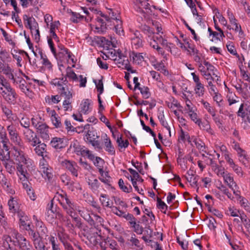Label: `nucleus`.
I'll return each instance as SVG.
<instances>
[{
    "mask_svg": "<svg viewBox=\"0 0 250 250\" xmlns=\"http://www.w3.org/2000/svg\"><path fill=\"white\" fill-rule=\"evenodd\" d=\"M0 70L3 72V73L6 75L9 72H11L13 69H12L8 63L2 64L0 63Z\"/></svg>",
    "mask_w": 250,
    "mask_h": 250,
    "instance_id": "nucleus-52",
    "label": "nucleus"
},
{
    "mask_svg": "<svg viewBox=\"0 0 250 250\" xmlns=\"http://www.w3.org/2000/svg\"><path fill=\"white\" fill-rule=\"evenodd\" d=\"M188 115L189 116L190 119L192 121H193L195 124H197L200 123V121L201 120L198 117L197 114L194 112V111H191L190 112H188Z\"/></svg>",
    "mask_w": 250,
    "mask_h": 250,
    "instance_id": "nucleus-61",
    "label": "nucleus"
},
{
    "mask_svg": "<svg viewBox=\"0 0 250 250\" xmlns=\"http://www.w3.org/2000/svg\"><path fill=\"white\" fill-rule=\"evenodd\" d=\"M100 197V201L104 206L112 208V207H113L112 206L113 203L109 200V199L108 198L107 200L106 199L107 197V195L101 194Z\"/></svg>",
    "mask_w": 250,
    "mask_h": 250,
    "instance_id": "nucleus-32",
    "label": "nucleus"
},
{
    "mask_svg": "<svg viewBox=\"0 0 250 250\" xmlns=\"http://www.w3.org/2000/svg\"><path fill=\"white\" fill-rule=\"evenodd\" d=\"M62 165L72 176L75 177L78 176V171L81 168L75 162L65 160L62 162Z\"/></svg>",
    "mask_w": 250,
    "mask_h": 250,
    "instance_id": "nucleus-7",
    "label": "nucleus"
},
{
    "mask_svg": "<svg viewBox=\"0 0 250 250\" xmlns=\"http://www.w3.org/2000/svg\"><path fill=\"white\" fill-rule=\"evenodd\" d=\"M91 101L89 99H85L83 100L80 104L79 113L81 114H88L91 110L90 105Z\"/></svg>",
    "mask_w": 250,
    "mask_h": 250,
    "instance_id": "nucleus-11",
    "label": "nucleus"
},
{
    "mask_svg": "<svg viewBox=\"0 0 250 250\" xmlns=\"http://www.w3.org/2000/svg\"><path fill=\"white\" fill-rule=\"evenodd\" d=\"M11 61V57L9 52L5 49L0 50V63L7 64Z\"/></svg>",
    "mask_w": 250,
    "mask_h": 250,
    "instance_id": "nucleus-15",
    "label": "nucleus"
},
{
    "mask_svg": "<svg viewBox=\"0 0 250 250\" xmlns=\"http://www.w3.org/2000/svg\"><path fill=\"white\" fill-rule=\"evenodd\" d=\"M36 130L40 137L43 139V141H48L49 140V127L46 124L44 123V124L40 125V126H39Z\"/></svg>",
    "mask_w": 250,
    "mask_h": 250,
    "instance_id": "nucleus-10",
    "label": "nucleus"
},
{
    "mask_svg": "<svg viewBox=\"0 0 250 250\" xmlns=\"http://www.w3.org/2000/svg\"><path fill=\"white\" fill-rule=\"evenodd\" d=\"M66 71V77L69 80H71L73 81H77L78 80V78L77 75L69 66L67 67Z\"/></svg>",
    "mask_w": 250,
    "mask_h": 250,
    "instance_id": "nucleus-34",
    "label": "nucleus"
},
{
    "mask_svg": "<svg viewBox=\"0 0 250 250\" xmlns=\"http://www.w3.org/2000/svg\"><path fill=\"white\" fill-rule=\"evenodd\" d=\"M59 201L63 209L70 216L72 217V214L77 210L76 204L69 199L66 194L61 195Z\"/></svg>",
    "mask_w": 250,
    "mask_h": 250,
    "instance_id": "nucleus-3",
    "label": "nucleus"
},
{
    "mask_svg": "<svg viewBox=\"0 0 250 250\" xmlns=\"http://www.w3.org/2000/svg\"><path fill=\"white\" fill-rule=\"evenodd\" d=\"M9 234H4L2 236V243L0 246V250H18L11 244L15 245L16 241L13 240Z\"/></svg>",
    "mask_w": 250,
    "mask_h": 250,
    "instance_id": "nucleus-8",
    "label": "nucleus"
},
{
    "mask_svg": "<svg viewBox=\"0 0 250 250\" xmlns=\"http://www.w3.org/2000/svg\"><path fill=\"white\" fill-rule=\"evenodd\" d=\"M237 152V154L238 155V156L239 157V160L240 162H241L243 164H245V160H247V155L246 153V152L244 150L242 149L239 146H238L237 147L235 148Z\"/></svg>",
    "mask_w": 250,
    "mask_h": 250,
    "instance_id": "nucleus-29",
    "label": "nucleus"
},
{
    "mask_svg": "<svg viewBox=\"0 0 250 250\" xmlns=\"http://www.w3.org/2000/svg\"><path fill=\"white\" fill-rule=\"evenodd\" d=\"M61 95L64 97V100H71L73 97L71 91L65 87H62Z\"/></svg>",
    "mask_w": 250,
    "mask_h": 250,
    "instance_id": "nucleus-33",
    "label": "nucleus"
},
{
    "mask_svg": "<svg viewBox=\"0 0 250 250\" xmlns=\"http://www.w3.org/2000/svg\"><path fill=\"white\" fill-rule=\"evenodd\" d=\"M204 107L207 110L208 112L211 115L215 112L214 109L210 105V104L204 100L201 101Z\"/></svg>",
    "mask_w": 250,
    "mask_h": 250,
    "instance_id": "nucleus-60",
    "label": "nucleus"
},
{
    "mask_svg": "<svg viewBox=\"0 0 250 250\" xmlns=\"http://www.w3.org/2000/svg\"><path fill=\"white\" fill-rule=\"evenodd\" d=\"M197 125L200 128V129H203L204 130H206L207 132L211 133L212 129L210 127V125L208 123V122L206 121L205 122H202L201 120L200 121V123H198Z\"/></svg>",
    "mask_w": 250,
    "mask_h": 250,
    "instance_id": "nucleus-38",
    "label": "nucleus"
},
{
    "mask_svg": "<svg viewBox=\"0 0 250 250\" xmlns=\"http://www.w3.org/2000/svg\"><path fill=\"white\" fill-rule=\"evenodd\" d=\"M24 140L34 147L41 143V140L36 133L31 129H24L22 131Z\"/></svg>",
    "mask_w": 250,
    "mask_h": 250,
    "instance_id": "nucleus-5",
    "label": "nucleus"
},
{
    "mask_svg": "<svg viewBox=\"0 0 250 250\" xmlns=\"http://www.w3.org/2000/svg\"><path fill=\"white\" fill-rule=\"evenodd\" d=\"M31 123L33 126L37 129L40 125L44 124V123L41 122V117L38 116H35L31 119Z\"/></svg>",
    "mask_w": 250,
    "mask_h": 250,
    "instance_id": "nucleus-56",
    "label": "nucleus"
},
{
    "mask_svg": "<svg viewBox=\"0 0 250 250\" xmlns=\"http://www.w3.org/2000/svg\"><path fill=\"white\" fill-rule=\"evenodd\" d=\"M39 54L40 55L41 59L42 60V64L48 70H52V64L47 58L46 55L44 53H43L42 51H39Z\"/></svg>",
    "mask_w": 250,
    "mask_h": 250,
    "instance_id": "nucleus-18",
    "label": "nucleus"
},
{
    "mask_svg": "<svg viewBox=\"0 0 250 250\" xmlns=\"http://www.w3.org/2000/svg\"><path fill=\"white\" fill-rule=\"evenodd\" d=\"M134 2L135 5H140V6L145 9H149V3L146 0H134Z\"/></svg>",
    "mask_w": 250,
    "mask_h": 250,
    "instance_id": "nucleus-47",
    "label": "nucleus"
},
{
    "mask_svg": "<svg viewBox=\"0 0 250 250\" xmlns=\"http://www.w3.org/2000/svg\"><path fill=\"white\" fill-rule=\"evenodd\" d=\"M156 39L162 45L165 47L168 51H171L170 43H168L167 41L162 38L161 36L159 37H156Z\"/></svg>",
    "mask_w": 250,
    "mask_h": 250,
    "instance_id": "nucleus-45",
    "label": "nucleus"
},
{
    "mask_svg": "<svg viewBox=\"0 0 250 250\" xmlns=\"http://www.w3.org/2000/svg\"><path fill=\"white\" fill-rule=\"evenodd\" d=\"M138 89L140 90L141 93L144 99H147L150 96V93L147 87H138Z\"/></svg>",
    "mask_w": 250,
    "mask_h": 250,
    "instance_id": "nucleus-51",
    "label": "nucleus"
},
{
    "mask_svg": "<svg viewBox=\"0 0 250 250\" xmlns=\"http://www.w3.org/2000/svg\"><path fill=\"white\" fill-rule=\"evenodd\" d=\"M1 107L2 112L6 116L7 119L9 120H13L11 107L3 104L1 105Z\"/></svg>",
    "mask_w": 250,
    "mask_h": 250,
    "instance_id": "nucleus-26",
    "label": "nucleus"
},
{
    "mask_svg": "<svg viewBox=\"0 0 250 250\" xmlns=\"http://www.w3.org/2000/svg\"><path fill=\"white\" fill-rule=\"evenodd\" d=\"M63 140L62 138L54 137L52 139L50 144L56 149H60L63 147Z\"/></svg>",
    "mask_w": 250,
    "mask_h": 250,
    "instance_id": "nucleus-22",
    "label": "nucleus"
},
{
    "mask_svg": "<svg viewBox=\"0 0 250 250\" xmlns=\"http://www.w3.org/2000/svg\"><path fill=\"white\" fill-rule=\"evenodd\" d=\"M213 95H214L213 96V100L216 102L217 105L221 108L220 110V112H221V110L223 109L225 105L224 102L222 99V96L218 93V91H217V92L213 93Z\"/></svg>",
    "mask_w": 250,
    "mask_h": 250,
    "instance_id": "nucleus-21",
    "label": "nucleus"
},
{
    "mask_svg": "<svg viewBox=\"0 0 250 250\" xmlns=\"http://www.w3.org/2000/svg\"><path fill=\"white\" fill-rule=\"evenodd\" d=\"M158 118L162 125L168 131L169 136H171L170 127L165 119L164 114L163 113L158 116Z\"/></svg>",
    "mask_w": 250,
    "mask_h": 250,
    "instance_id": "nucleus-40",
    "label": "nucleus"
},
{
    "mask_svg": "<svg viewBox=\"0 0 250 250\" xmlns=\"http://www.w3.org/2000/svg\"><path fill=\"white\" fill-rule=\"evenodd\" d=\"M12 236L16 239V242L17 243L20 250H22L24 248L29 246L31 244L30 242L22 234L19 233L18 231Z\"/></svg>",
    "mask_w": 250,
    "mask_h": 250,
    "instance_id": "nucleus-9",
    "label": "nucleus"
},
{
    "mask_svg": "<svg viewBox=\"0 0 250 250\" xmlns=\"http://www.w3.org/2000/svg\"><path fill=\"white\" fill-rule=\"evenodd\" d=\"M0 95L10 104H14L17 98L15 90L7 81L0 84Z\"/></svg>",
    "mask_w": 250,
    "mask_h": 250,
    "instance_id": "nucleus-1",
    "label": "nucleus"
},
{
    "mask_svg": "<svg viewBox=\"0 0 250 250\" xmlns=\"http://www.w3.org/2000/svg\"><path fill=\"white\" fill-rule=\"evenodd\" d=\"M104 142L105 146V150L111 155L115 154V150L114 146L111 144V141L110 138L107 137L106 134H104Z\"/></svg>",
    "mask_w": 250,
    "mask_h": 250,
    "instance_id": "nucleus-17",
    "label": "nucleus"
},
{
    "mask_svg": "<svg viewBox=\"0 0 250 250\" xmlns=\"http://www.w3.org/2000/svg\"><path fill=\"white\" fill-rule=\"evenodd\" d=\"M20 123L21 125L24 127V129H30L29 126L30 122L29 118L27 117H22L20 120Z\"/></svg>",
    "mask_w": 250,
    "mask_h": 250,
    "instance_id": "nucleus-54",
    "label": "nucleus"
},
{
    "mask_svg": "<svg viewBox=\"0 0 250 250\" xmlns=\"http://www.w3.org/2000/svg\"><path fill=\"white\" fill-rule=\"evenodd\" d=\"M2 34L3 35L4 39L12 46H14L15 45V42L11 39L10 36L2 28L0 29Z\"/></svg>",
    "mask_w": 250,
    "mask_h": 250,
    "instance_id": "nucleus-50",
    "label": "nucleus"
},
{
    "mask_svg": "<svg viewBox=\"0 0 250 250\" xmlns=\"http://www.w3.org/2000/svg\"><path fill=\"white\" fill-rule=\"evenodd\" d=\"M132 227L134 229V231L138 234H142L144 229L139 224H136V222L133 223Z\"/></svg>",
    "mask_w": 250,
    "mask_h": 250,
    "instance_id": "nucleus-63",
    "label": "nucleus"
},
{
    "mask_svg": "<svg viewBox=\"0 0 250 250\" xmlns=\"http://www.w3.org/2000/svg\"><path fill=\"white\" fill-rule=\"evenodd\" d=\"M0 223L4 229L6 233L8 234H11L12 236L17 231V230L9 226L7 221V219L4 216L0 217Z\"/></svg>",
    "mask_w": 250,
    "mask_h": 250,
    "instance_id": "nucleus-14",
    "label": "nucleus"
},
{
    "mask_svg": "<svg viewBox=\"0 0 250 250\" xmlns=\"http://www.w3.org/2000/svg\"><path fill=\"white\" fill-rule=\"evenodd\" d=\"M23 19L25 21H26V22L25 23V26H28L30 29L32 33H33V31L35 28V26H36V25H38V24L37 22L35 23V25H32V23L33 21H35L34 19H32L30 17H28L27 16L24 15L23 17Z\"/></svg>",
    "mask_w": 250,
    "mask_h": 250,
    "instance_id": "nucleus-39",
    "label": "nucleus"
},
{
    "mask_svg": "<svg viewBox=\"0 0 250 250\" xmlns=\"http://www.w3.org/2000/svg\"><path fill=\"white\" fill-rule=\"evenodd\" d=\"M118 184L120 188L124 192L126 193H129L132 191V187L129 185L128 187L125 185L124 182L122 179H120L119 180Z\"/></svg>",
    "mask_w": 250,
    "mask_h": 250,
    "instance_id": "nucleus-41",
    "label": "nucleus"
},
{
    "mask_svg": "<svg viewBox=\"0 0 250 250\" xmlns=\"http://www.w3.org/2000/svg\"><path fill=\"white\" fill-rule=\"evenodd\" d=\"M33 245L35 249L36 250H42V249L46 248L43 241H42V238L34 242Z\"/></svg>",
    "mask_w": 250,
    "mask_h": 250,
    "instance_id": "nucleus-48",
    "label": "nucleus"
},
{
    "mask_svg": "<svg viewBox=\"0 0 250 250\" xmlns=\"http://www.w3.org/2000/svg\"><path fill=\"white\" fill-rule=\"evenodd\" d=\"M49 241L51 244L52 250H61L59 245L57 244V238L53 236H50L49 238Z\"/></svg>",
    "mask_w": 250,
    "mask_h": 250,
    "instance_id": "nucleus-53",
    "label": "nucleus"
},
{
    "mask_svg": "<svg viewBox=\"0 0 250 250\" xmlns=\"http://www.w3.org/2000/svg\"><path fill=\"white\" fill-rule=\"evenodd\" d=\"M88 245L91 247H96L101 241V236L97 233H94L93 234H89L87 236Z\"/></svg>",
    "mask_w": 250,
    "mask_h": 250,
    "instance_id": "nucleus-16",
    "label": "nucleus"
},
{
    "mask_svg": "<svg viewBox=\"0 0 250 250\" xmlns=\"http://www.w3.org/2000/svg\"><path fill=\"white\" fill-rule=\"evenodd\" d=\"M128 240L132 243V245L135 246L140 249H142L140 245V241L136 238V235L134 233L131 234V236Z\"/></svg>",
    "mask_w": 250,
    "mask_h": 250,
    "instance_id": "nucleus-49",
    "label": "nucleus"
},
{
    "mask_svg": "<svg viewBox=\"0 0 250 250\" xmlns=\"http://www.w3.org/2000/svg\"><path fill=\"white\" fill-rule=\"evenodd\" d=\"M62 221L64 223L65 226L70 230H74L75 227L74 224L72 223L70 219L66 216Z\"/></svg>",
    "mask_w": 250,
    "mask_h": 250,
    "instance_id": "nucleus-64",
    "label": "nucleus"
},
{
    "mask_svg": "<svg viewBox=\"0 0 250 250\" xmlns=\"http://www.w3.org/2000/svg\"><path fill=\"white\" fill-rule=\"evenodd\" d=\"M51 119L53 125L56 128H61L62 127V124L61 122L60 117L57 114L56 111L53 110L51 111Z\"/></svg>",
    "mask_w": 250,
    "mask_h": 250,
    "instance_id": "nucleus-20",
    "label": "nucleus"
},
{
    "mask_svg": "<svg viewBox=\"0 0 250 250\" xmlns=\"http://www.w3.org/2000/svg\"><path fill=\"white\" fill-rule=\"evenodd\" d=\"M181 154L180 152L179 154ZM177 161L178 164H179L181 168L184 170H186L187 169L186 166V160L184 158H181L179 155L177 158Z\"/></svg>",
    "mask_w": 250,
    "mask_h": 250,
    "instance_id": "nucleus-58",
    "label": "nucleus"
},
{
    "mask_svg": "<svg viewBox=\"0 0 250 250\" xmlns=\"http://www.w3.org/2000/svg\"><path fill=\"white\" fill-rule=\"evenodd\" d=\"M33 219L36 221V226L37 228L41 229V233L42 234H45L47 230L46 228L44 226L43 223L38 219L37 216H33Z\"/></svg>",
    "mask_w": 250,
    "mask_h": 250,
    "instance_id": "nucleus-36",
    "label": "nucleus"
},
{
    "mask_svg": "<svg viewBox=\"0 0 250 250\" xmlns=\"http://www.w3.org/2000/svg\"><path fill=\"white\" fill-rule=\"evenodd\" d=\"M45 102L49 104H57L60 102V96L57 95L55 96L52 95L51 96H47L45 98Z\"/></svg>",
    "mask_w": 250,
    "mask_h": 250,
    "instance_id": "nucleus-35",
    "label": "nucleus"
},
{
    "mask_svg": "<svg viewBox=\"0 0 250 250\" xmlns=\"http://www.w3.org/2000/svg\"><path fill=\"white\" fill-rule=\"evenodd\" d=\"M41 172H42V176L45 179H47L49 181L53 178L52 169L50 167L46 168H43V170H42Z\"/></svg>",
    "mask_w": 250,
    "mask_h": 250,
    "instance_id": "nucleus-30",
    "label": "nucleus"
},
{
    "mask_svg": "<svg viewBox=\"0 0 250 250\" xmlns=\"http://www.w3.org/2000/svg\"><path fill=\"white\" fill-rule=\"evenodd\" d=\"M231 25L234 26L235 27H231V29L234 30L236 32H238L240 36L243 35L244 32L242 29L241 25L237 22V20H235L230 23Z\"/></svg>",
    "mask_w": 250,
    "mask_h": 250,
    "instance_id": "nucleus-46",
    "label": "nucleus"
},
{
    "mask_svg": "<svg viewBox=\"0 0 250 250\" xmlns=\"http://www.w3.org/2000/svg\"><path fill=\"white\" fill-rule=\"evenodd\" d=\"M89 188L92 190L93 192H97L98 191V189L100 188V183L98 180L95 179L93 180H88V182Z\"/></svg>",
    "mask_w": 250,
    "mask_h": 250,
    "instance_id": "nucleus-25",
    "label": "nucleus"
},
{
    "mask_svg": "<svg viewBox=\"0 0 250 250\" xmlns=\"http://www.w3.org/2000/svg\"><path fill=\"white\" fill-rule=\"evenodd\" d=\"M9 160H6L5 161H3V165L6 169L7 171L10 173H12L13 172L15 167L12 165V163H9L8 162Z\"/></svg>",
    "mask_w": 250,
    "mask_h": 250,
    "instance_id": "nucleus-62",
    "label": "nucleus"
},
{
    "mask_svg": "<svg viewBox=\"0 0 250 250\" xmlns=\"http://www.w3.org/2000/svg\"><path fill=\"white\" fill-rule=\"evenodd\" d=\"M205 89L204 84L201 83L196 84L194 87V91L199 97L203 96L204 94Z\"/></svg>",
    "mask_w": 250,
    "mask_h": 250,
    "instance_id": "nucleus-31",
    "label": "nucleus"
},
{
    "mask_svg": "<svg viewBox=\"0 0 250 250\" xmlns=\"http://www.w3.org/2000/svg\"><path fill=\"white\" fill-rule=\"evenodd\" d=\"M12 156L14 160L16 161L17 165L19 164H26L28 163L29 159H27L24 152L21 150L24 148H20L19 146H13Z\"/></svg>",
    "mask_w": 250,
    "mask_h": 250,
    "instance_id": "nucleus-6",
    "label": "nucleus"
},
{
    "mask_svg": "<svg viewBox=\"0 0 250 250\" xmlns=\"http://www.w3.org/2000/svg\"><path fill=\"white\" fill-rule=\"evenodd\" d=\"M125 57L122 53L121 51H118V56L115 60V62L116 64H119V67H121L124 65V62L126 60H125Z\"/></svg>",
    "mask_w": 250,
    "mask_h": 250,
    "instance_id": "nucleus-42",
    "label": "nucleus"
},
{
    "mask_svg": "<svg viewBox=\"0 0 250 250\" xmlns=\"http://www.w3.org/2000/svg\"><path fill=\"white\" fill-rule=\"evenodd\" d=\"M34 151L36 153L39 155L43 157V154L46 152V145L44 143H40L35 146Z\"/></svg>",
    "mask_w": 250,
    "mask_h": 250,
    "instance_id": "nucleus-24",
    "label": "nucleus"
},
{
    "mask_svg": "<svg viewBox=\"0 0 250 250\" xmlns=\"http://www.w3.org/2000/svg\"><path fill=\"white\" fill-rule=\"evenodd\" d=\"M25 229L28 231V234L31 236V239L33 243L42 238V237L40 235L38 232L34 231L31 229L30 225H28L27 226V227L25 228Z\"/></svg>",
    "mask_w": 250,
    "mask_h": 250,
    "instance_id": "nucleus-23",
    "label": "nucleus"
},
{
    "mask_svg": "<svg viewBox=\"0 0 250 250\" xmlns=\"http://www.w3.org/2000/svg\"><path fill=\"white\" fill-rule=\"evenodd\" d=\"M237 115L242 118L250 115V103L246 102L242 104L238 111Z\"/></svg>",
    "mask_w": 250,
    "mask_h": 250,
    "instance_id": "nucleus-12",
    "label": "nucleus"
},
{
    "mask_svg": "<svg viewBox=\"0 0 250 250\" xmlns=\"http://www.w3.org/2000/svg\"><path fill=\"white\" fill-rule=\"evenodd\" d=\"M139 33L137 32L135 33V37L132 39L131 44L136 49L139 48L142 46V40L138 36Z\"/></svg>",
    "mask_w": 250,
    "mask_h": 250,
    "instance_id": "nucleus-28",
    "label": "nucleus"
},
{
    "mask_svg": "<svg viewBox=\"0 0 250 250\" xmlns=\"http://www.w3.org/2000/svg\"><path fill=\"white\" fill-rule=\"evenodd\" d=\"M103 77H101V79L99 80L98 81L97 80H94L93 81L94 83L96 85V88L97 91L99 92L98 95L100 96L104 91V84L102 81Z\"/></svg>",
    "mask_w": 250,
    "mask_h": 250,
    "instance_id": "nucleus-44",
    "label": "nucleus"
},
{
    "mask_svg": "<svg viewBox=\"0 0 250 250\" xmlns=\"http://www.w3.org/2000/svg\"><path fill=\"white\" fill-rule=\"evenodd\" d=\"M219 173L223 177L225 182L227 184L229 187L232 189L233 194L238 198H240V192L238 189V187L234 181L233 177L229 173H225L221 170H220Z\"/></svg>",
    "mask_w": 250,
    "mask_h": 250,
    "instance_id": "nucleus-4",
    "label": "nucleus"
},
{
    "mask_svg": "<svg viewBox=\"0 0 250 250\" xmlns=\"http://www.w3.org/2000/svg\"><path fill=\"white\" fill-rule=\"evenodd\" d=\"M10 140L13 146H19L20 148H24V143L18 132L16 127L11 124L7 126Z\"/></svg>",
    "mask_w": 250,
    "mask_h": 250,
    "instance_id": "nucleus-2",
    "label": "nucleus"
},
{
    "mask_svg": "<svg viewBox=\"0 0 250 250\" xmlns=\"http://www.w3.org/2000/svg\"><path fill=\"white\" fill-rule=\"evenodd\" d=\"M17 174L19 177L21 181H25L28 179L29 174L27 172L25 166L23 164H19L17 165Z\"/></svg>",
    "mask_w": 250,
    "mask_h": 250,
    "instance_id": "nucleus-13",
    "label": "nucleus"
},
{
    "mask_svg": "<svg viewBox=\"0 0 250 250\" xmlns=\"http://www.w3.org/2000/svg\"><path fill=\"white\" fill-rule=\"evenodd\" d=\"M111 210L114 214L120 217L124 218L126 214L125 212L120 210L119 208L116 207H113Z\"/></svg>",
    "mask_w": 250,
    "mask_h": 250,
    "instance_id": "nucleus-57",
    "label": "nucleus"
},
{
    "mask_svg": "<svg viewBox=\"0 0 250 250\" xmlns=\"http://www.w3.org/2000/svg\"><path fill=\"white\" fill-rule=\"evenodd\" d=\"M133 60L136 63L140 64L144 61V57L141 53H133Z\"/></svg>",
    "mask_w": 250,
    "mask_h": 250,
    "instance_id": "nucleus-55",
    "label": "nucleus"
},
{
    "mask_svg": "<svg viewBox=\"0 0 250 250\" xmlns=\"http://www.w3.org/2000/svg\"><path fill=\"white\" fill-rule=\"evenodd\" d=\"M68 188L72 191L76 190H82L81 186L79 182L70 180L67 185Z\"/></svg>",
    "mask_w": 250,
    "mask_h": 250,
    "instance_id": "nucleus-37",
    "label": "nucleus"
},
{
    "mask_svg": "<svg viewBox=\"0 0 250 250\" xmlns=\"http://www.w3.org/2000/svg\"><path fill=\"white\" fill-rule=\"evenodd\" d=\"M191 144L193 146V144L195 146L198 148L199 150L205 151V146L204 142L201 141L200 139L196 138V137H192L191 138Z\"/></svg>",
    "mask_w": 250,
    "mask_h": 250,
    "instance_id": "nucleus-19",
    "label": "nucleus"
},
{
    "mask_svg": "<svg viewBox=\"0 0 250 250\" xmlns=\"http://www.w3.org/2000/svg\"><path fill=\"white\" fill-rule=\"evenodd\" d=\"M8 205L9 209L12 212H15L19 209L17 201L13 197H11L8 202Z\"/></svg>",
    "mask_w": 250,
    "mask_h": 250,
    "instance_id": "nucleus-27",
    "label": "nucleus"
},
{
    "mask_svg": "<svg viewBox=\"0 0 250 250\" xmlns=\"http://www.w3.org/2000/svg\"><path fill=\"white\" fill-rule=\"evenodd\" d=\"M59 237L62 244L68 242V240L70 238L69 235L63 232H61L59 233Z\"/></svg>",
    "mask_w": 250,
    "mask_h": 250,
    "instance_id": "nucleus-59",
    "label": "nucleus"
},
{
    "mask_svg": "<svg viewBox=\"0 0 250 250\" xmlns=\"http://www.w3.org/2000/svg\"><path fill=\"white\" fill-rule=\"evenodd\" d=\"M205 161L208 165H210L214 168V171L217 174V175H219V172L220 169L217 164L214 162L211 158L208 157L205 160Z\"/></svg>",
    "mask_w": 250,
    "mask_h": 250,
    "instance_id": "nucleus-43",
    "label": "nucleus"
}]
</instances>
